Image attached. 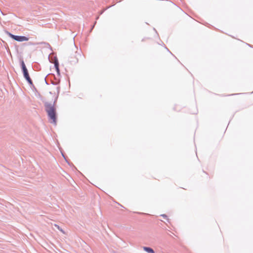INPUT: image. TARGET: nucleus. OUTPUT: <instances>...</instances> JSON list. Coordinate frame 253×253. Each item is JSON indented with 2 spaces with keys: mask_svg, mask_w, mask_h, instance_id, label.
Segmentation results:
<instances>
[{
  "mask_svg": "<svg viewBox=\"0 0 253 253\" xmlns=\"http://www.w3.org/2000/svg\"><path fill=\"white\" fill-rule=\"evenodd\" d=\"M45 110L48 114L49 117L51 120V123L56 124V118L55 115V109L54 106L51 104L46 105Z\"/></svg>",
  "mask_w": 253,
  "mask_h": 253,
  "instance_id": "nucleus-1",
  "label": "nucleus"
},
{
  "mask_svg": "<svg viewBox=\"0 0 253 253\" xmlns=\"http://www.w3.org/2000/svg\"><path fill=\"white\" fill-rule=\"evenodd\" d=\"M21 66H22V70L23 72L24 77L25 78V79L27 80V81L30 84H32V80H31V78H30L28 70H27L26 65L23 60L21 61Z\"/></svg>",
  "mask_w": 253,
  "mask_h": 253,
  "instance_id": "nucleus-2",
  "label": "nucleus"
},
{
  "mask_svg": "<svg viewBox=\"0 0 253 253\" xmlns=\"http://www.w3.org/2000/svg\"><path fill=\"white\" fill-rule=\"evenodd\" d=\"M8 35L10 37L18 42L28 41L29 40V38L25 36H15L10 33H9Z\"/></svg>",
  "mask_w": 253,
  "mask_h": 253,
  "instance_id": "nucleus-3",
  "label": "nucleus"
},
{
  "mask_svg": "<svg viewBox=\"0 0 253 253\" xmlns=\"http://www.w3.org/2000/svg\"><path fill=\"white\" fill-rule=\"evenodd\" d=\"M143 250L148 253H155L154 250L149 247H144Z\"/></svg>",
  "mask_w": 253,
  "mask_h": 253,
  "instance_id": "nucleus-4",
  "label": "nucleus"
},
{
  "mask_svg": "<svg viewBox=\"0 0 253 253\" xmlns=\"http://www.w3.org/2000/svg\"><path fill=\"white\" fill-rule=\"evenodd\" d=\"M54 66L56 68V70H57V71L58 72L59 71V64H58V62L57 60H55V62H54Z\"/></svg>",
  "mask_w": 253,
  "mask_h": 253,
  "instance_id": "nucleus-5",
  "label": "nucleus"
},
{
  "mask_svg": "<svg viewBox=\"0 0 253 253\" xmlns=\"http://www.w3.org/2000/svg\"><path fill=\"white\" fill-rule=\"evenodd\" d=\"M55 226H56L60 231L63 232V230L61 229H60V227L58 225L55 224Z\"/></svg>",
  "mask_w": 253,
  "mask_h": 253,
  "instance_id": "nucleus-6",
  "label": "nucleus"
},
{
  "mask_svg": "<svg viewBox=\"0 0 253 253\" xmlns=\"http://www.w3.org/2000/svg\"><path fill=\"white\" fill-rule=\"evenodd\" d=\"M161 216H162L164 218H167V216L166 214H162Z\"/></svg>",
  "mask_w": 253,
  "mask_h": 253,
  "instance_id": "nucleus-7",
  "label": "nucleus"
}]
</instances>
